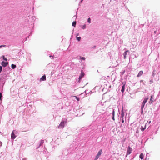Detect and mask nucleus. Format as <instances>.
<instances>
[{
    "label": "nucleus",
    "instance_id": "nucleus-30",
    "mask_svg": "<svg viewBox=\"0 0 160 160\" xmlns=\"http://www.w3.org/2000/svg\"><path fill=\"white\" fill-rule=\"evenodd\" d=\"M78 101H79V99L78 97H77L76 96H73Z\"/></svg>",
    "mask_w": 160,
    "mask_h": 160
},
{
    "label": "nucleus",
    "instance_id": "nucleus-33",
    "mask_svg": "<svg viewBox=\"0 0 160 160\" xmlns=\"http://www.w3.org/2000/svg\"><path fill=\"white\" fill-rule=\"evenodd\" d=\"M2 70V67L1 66H0V73L1 72Z\"/></svg>",
    "mask_w": 160,
    "mask_h": 160
},
{
    "label": "nucleus",
    "instance_id": "nucleus-51",
    "mask_svg": "<svg viewBox=\"0 0 160 160\" xmlns=\"http://www.w3.org/2000/svg\"><path fill=\"white\" fill-rule=\"evenodd\" d=\"M151 122V121H150L149 123H150Z\"/></svg>",
    "mask_w": 160,
    "mask_h": 160
},
{
    "label": "nucleus",
    "instance_id": "nucleus-8",
    "mask_svg": "<svg viewBox=\"0 0 160 160\" xmlns=\"http://www.w3.org/2000/svg\"><path fill=\"white\" fill-rule=\"evenodd\" d=\"M2 65L4 67H6L7 65L8 64V62H6L4 61H2L1 63Z\"/></svg>",
    "mask_w": 160,
    "mask_h": 160
},
{
    "label": "nucleus",
    "instance_id": "nucleus-6",
    "mask_svg": "<svg viewBox=\"0 0 160 160\" xmlns=\"http://www.w3.org/2000/svg\"><path fill=\"white\" fill-rule=\"evenodd\" d=\"M14 131L15 130H13L12 133L11 134V138L12 139H14L16 137V136L14 133Z\"/></svg>",
    "mask_w": 160,
    "mask_h": 160
},
{
    "label": "nucleus",
    "instance_id": "nucleus-48",
    "mask_svg": "<svg viewBox=\"0 0 160 160\" xmlns=\"http://www.w3.org/2000/svg\"><path fill=\"white\" fill-rule=\"evenodd\" d=\"M143 82V80H141V81H140V82Z\"/></svg>",
    "mask_w": 160,
    "mask_h": 160
},
{
    "label": "nucleus",
    "instance_id": "nucleus-36",
    "mask_svg": "<svg viewBox=\"0 0 160 160\" xmlns=\"http://www.w3.org/2000/svg\"><path fill=\"white\" fill-rule=\"evenodd\" d=\"M152 75L153 77H154V76L155 75V73H154V71H153V72H152Z\"/></svg>",
    "mask_w": 160,
    "mask_h": 160
},
{
    "label": "nucleus",
    "instance_id": "nucleus-4",
    "mask_svg": "<svg viewBox=\"0 0 160 160\" xmlns=\"http://www.w3.org/2000/svg\"><path fill=\"white\" fill-rule=\"evenodd\" d=\"M121 118H123L125 114H124V111L123 107V106H122V110H121Z\"/></svg>",
    "mask_w": 160,
    "mask_h": 160
},
{
    "label": "nucleus",
    "instance_id": "nucleus-27",
    "mask_svg": "<svg viewBox=\"0 0 160 160\" xmlns=\"http://www.w3.org/2000/svg\"><path fill=\"white\" fill-rule=\"evenodd\" d=\"M100 157L98 156L97 155L95 157L94 160H97Z\"/></svg>",
    "mask_w": 160,
    "mask_h": 160
},
{
    "label": "nucleus",
    "instance_id": "nucleus-19",
    "mask_svg": "<svg viewBox=\"0 0 160 160\" xmlns=\"http://www.w3.org/2000/svg\"><path fill=\"white\" fill-rule=\"evenodd\" d=\"M11 67L12 69H14L16 67V65L14 64H12L11 65Z\"/></svg>",
    "mask_w": 160,
    "mask_h": 160
},
{
    "label": "nucleus",
    "instance_id": "nucleus-18",
    "mask_svg": "<svg viewBox=\"0 0 160 160\" xmlns=\"http://www.w3.org/2000/svg\"><path fill=\"white\" fill-rule=\"evenodd\" d=\"M145 128H146V125H145L144 127H143L142 126L141 128V129L142 131H143L145 129Z\"/></svg>",
    "mask_w": 160,
    "mask_h": 160
},
{
    "label": "nucleus",
    "instance_id": "nucleus-40",
    "mask_svg": "<svg viewBox=\"0 0 160 160\" xmlns=\"http://www.w3.org/2000/svg\"><path fill=\"white\" fill-rule=\"evenodd\" d=\"M125 91H121L122 93L123 94Z\"/></svg>",
    "mask_w": 160,
    "mask_h": 160
},
{
    "label": "nucleus",
    "instance_id": "nucleus-16",
    "mask_svg": "<svg viewBox=\"0 0 160 160\" xmlns=\"http://www.w3.org/2000/svg\"><path fill=\"white\" fill-rule=\"evenodd\" d=\"M144 155L143 153H141V154L139 155V158L142 160L143 159Z\"/></svg>",
    "mask_w": 160,
    "mask_h": 160
},
{
    "label": "nucleus",
    "instance_id": "nucleus-3",
    "mask_svg": "<svg viewBox=\"0 0 160 160\" xmlns=\"http://www.w3.org/2000/svg\"><path fill=\"white\" fill-rule=\"evenodd\" d=\"M129 54V50H127L123 53L124 58L126 59L127 57V55Z\"/></svg>",
    "mask_w": 160,
    "mask_h": 160
},
{
    "label": "nucleus",
    "instance_id": "nucleus-50",
    "mask_svg": "<svg viewBox=\"0 0 160 160\" xmlns=\"http://www.w3.org/2000/svg\"><path fill=\"white\" fill-rule=\"evenodd\" d=\"M62 108H63V107H62V108H61V109H62Z\"/></svg>",
    "mask_w": 160,
    "mask_h": 160
},
{
    "label": "nucleus",
    "instance_id": "nucleus-7",
    "mask_svg": "<svg viewBox=\"0 0 160 160\" xmlns=\"http://www.w3.org/2000/svg\"><path fill=\"white\" fill-rule=\"evenodd\" d=\"M145 103L142 102L141 106V113L142 114L143 112V109L144 107Z\"/></svg>",
    "mask_w": 160,
    "mask_h": 160
},
{
    "label": "nucleus",
    "instance_id": "nucleus-2",
    "mask_svg": "<svg viewBox=\"0 0 160 160\" xmlns=\"http://www.w3.org/2000/svg\"><path fill=\"white\" fill-rule=\"evenodd\" d=\"M132 150V149L129 146H128L127 151L126 157H127V155L130 154L131 153Z\"/></svg>",
    "mask_w": 160,
    "mask_h": 160
},
{
    "label": "nucleus",
    "instance_id": "nucleus-28",
    "mask_svg": "<svg viewBox=\"0 0 160 160\" xmlns=\"http://www.w3.org/2000/svg\"><path fill=\"white\" fill-rule=\"evenodd\" d=\"M2 58H3V59L4 60H5V61H7V59L6 58H5V57H4V55H2Z\"/></svg>",
    "mask_w": 160,
    "mask_h": 160
},
{
    "label": "nucleus",
    "instance_id": "nucleus-39",
    "mask_svg": "<svg viewBox=\"0 0 160 160\" xmlns=\"http://www.w3.org/2000/svg\"><path fill=\"white\" fill-rule=\"evenodd\" d=\"M2 142H0V147L2 146Z\"/></svg>",
    "mask_w": 160,
    "mask_h": 160
},
{
    "label": "nucleus",
    "instance_id": "nucleus-24",
    "mask_svg": "<svg viewBox=\"0 0 160 160\" xmlns=\"http://www.w3.org/2000/svg\"><path fill=\"white\" fill-rule=\"evenodd\" d=\"M153 79H152L150 81H149V83L150 84H151L152 83H153Z\"/></svg>",
    "mask_w": 160,
    "mask_h": 160
},
{
    "label": "nucleus",
    "instance_id": "nucleus-31",
    "mask_svg": "<svg viewBox=\"0 0 160 160\" xmlns=\"http://www.w3.org/2000/svg\"><path fill=\"white\" fill-rule=\"evenodd\" d=\"M6 46V45H0V48H3V47H5Z\"/></svg>",
    "mask_w": 160,
    "mask_h": 160
},
{
    "label": "nucleus",
    "instance_id": "nucleus-26",
    "mask_svg": "<svg viewBox=\"0 0 160 160\" xmlns=\"http://www.w3.org/2000/svg\"><path fill=\"white\" fill-rule=\"evenodd\" d=\"M100 157L98 156L97 155L95 157L94 160H97Z\"/></svg>",
    "mask_w": 160,
    "mask_h": 160
},
{
    "label": "nucleus",
    "instance_id": "nucleus-5",
    "mask_svg": "<svg viewBox=\"0 0 160 160\" xmlns=\"http://www.w3.org/2000/svg\"><path fill=\"white\" fill-rule=\"evenodd\" d=\"M84 72L82 70L81 71L80 75L79 78V81H80L84 76Z\"/></svg>",
    "mask_w": 160,
    "mask_h": 160
},
{
    "label": "nucleus",
    "instance_id": "nucleus-17",
    "mask_svg": "<svg viewBox=\"0 0 160 160\" xmlns=\"http://www.w3.org/2000/svg\"><path fill=\"white\" fill-rule=\"evenodd\" d=\"M148 97H145L144 99V100L143 101V102L146 103L147 102L148 99Z\"/></svg>",
    "mask_w": 160,
    "mask_h": 160
},
{
    "label": "nucleus",
    "instance_id": "nucleus-10",
    "mask_svg": "<svg viewBox=\"0 0 160 160\" xmlns=\"http://www.w3.org/2000/svg\"><path fill=\"white\" fill-rule=\"evenodd\" d=\"M46 80V76L45 75H43L40 79V81H44Z\"/></svg>",
    "mask_w": 160,
    "mask_h": 160
},
{
    "label": "nucleus",
    "instance_id": "nucleus-43",
    "mask_svg": "<svg viewBox=\"0 0 160 160\" xmlns=\"http://www.w3.org/2000/svg\"><path fill=\"white\" fill-rule=\"evenodd\" d=\"M2 98H0V101H2Z\"/></svg>",
    "mask_w": 160,
    "mask_h": 160
},
{
    "label": "nucleus",
    "instance_id": "nucleus-15",
    "mask_svg": "<svg viewBox=\"0 0 160 160\" xmlns=\"http://www.w3.org/2000/svg\"><path fill=\"white\" fill-rule=\"evenodd\" d=\"M102 152V150L100 149L98 152L97 153V155L98 156L100 157V155H101Z\"/></svg>",
    "mask_w": 160,
    "mask_h": 160
},
{
    "label": "nucleus",
    "instance_id": "nucleus-41",
    "mask_svg": "<svg viewBox=\"0 0 160 160\" xmlns=\"http://www.w3.org/2000/svg\"><path fill=\"white\" fill-rule=\"evenodd\" d=\"M154 33L155 34H156L157 33V31H155L154 32Z\"/></svg>",
    "mask_w": 160,
    "mask_h": 160
},
{
    "label": "nucleus",
    "instance_id": "nucleus-49",
    "mask_svg": "<svg viewBox=\"0 0 160 160\" xmlns=\"http://www.w3.org/2000/svg\"><path fill=\"white\" fill-rule=\"evenodd\" d=\"M78 35H79V34H78H78H77V36H78Z\"/></svg>",
    "mask_w": 160,
    "mask_h": 160
},
{
    "label": "nucleus",
    "instance_id": "nucleus-21",
    "mask_svg": "<svg viewBox=\"0 0 160 160\" xmlns=\"http://www.w3.org/2000/svg\"><path fill=\"white\" fill-rule=\"evenodd\" d=\"M76 24V21L73 22L72 23V26L74 27H75Z\"/></svg>",
    "mask_w": 160,
    "mask_h": 160
},
{
    "label": "nucleus",
    "instance_id": "nucleus-14",
    "mask_svg": "<svg viewBox=\"0 0 160 160\" xmlns=\"http://www.w3.org/2000/svg\"><path fill=\"white\" fill-rule=\"evenodd\" d=\"M84 92L86 95L88 94H89V93H90V94H91L92 93V91H90L88 90L85 91Z\"/></svg>",
    "mask_w": 160,
    "mask_h": 160
},
{
    "label": "nucleus",
    "instance_id": "nucleus-13",
    "mask_svg": "<svg viewBox=\"0 0 160 160\" xmlns=\"http://www.w3.org/2000/svg\"><path fill=\"white\" fill-rule=\"evenodd\" d=\"M143 74V72L142 70L140 71L137 75V77H139L142 75Z\"/></svg>",
    "mask_w": 160,
    "mask_h": 160
},
{
    "label": "nucleus",
    "instance_id": "nucleus-20",
    "mask_svg": "<svg viewBox=\"0 0 160 160\" xmlns=\"http://www.w3.org/2000/svg\"><path fill=\"white\" fill-rule=\"evenodd\" d=\"M76 39L78 41H80L81 39V37H76Z\"/></svg>",
    "mask_w": 160,
    "mask_h": 160
},
{
    "label": "nucleus",
    "instance_id": "nucleus-38",
    "mask_svg": "<svg viewBox=\"0 0 160 160\" xmlns=\"http://www.w3.org/2000/svg\"><path fill=\"white\" fill-rule=\"evenodd\" d=\"M29 61H28V62L29 63H30L31 62V59L30 58H29Z\"/></svg>",
    "mask_w": 160,
    "mask_h": 160
},
{
    "label": "nucleus",
    "instance_id": "nucleus-37",
    "mask_svg": "<svg viewBox=\"0 0 160 160\" xmlns=\"http://www.w3.org/2000/svg\"><path fill=\"white\" fill-rule=\"evenodd\" d=\"M121 119H122V123H123L124 122V119H123V118H122Z\"/></svg>",
    "mask_w": 160,
    "mask_h": 160
},
{
    "label": "nucleus",
    "instance_id": "nucleus-32",
    "mask_svg": "<svg viewBox=\"0 0 160 160\" xmlns=\"http://www.w3.org/2000/svg\"><path fill=\"white\" fill-rule=\"evenodd\" d=\"M2 97V92H0V98Z\"/></svg>",
    "mask_w": 160,
    "mask_h": 160
},
{
    "label": "nucleus",
    "instance_id": "nucleus-44",
    "mask_svg": "<svg viewBox=\"0 0 160 160\" xmlns=\"http://www.w3.org/2000/svg\"><path fill=\"white\" fill-rule=\"evenodd\" d=\"M84 92H83V93H81V95H82V94H84Z\"/></svg>",
    "mask_w": 160,
    "mask_h": 160
},
{
    "label": "nucleus",
    "instance_id": "nucleus-11",
    "mask_svg": "<svg viewBox=\"0 0 160 160\" xmlns=\"http://www.w3.org/2000/svg\"><path fill=\"white\" fill-rule=\"evenodd\" d=\"M44 142V141L43 140H41L40 141V143L39 145V146L37 148V149L39 147H40L41 146H42V145L43 144Z\"/></svg>",
    "mask_w": 160,
    "mask_h": 160
},
{
    "label": "nucleus",
    "instance_id": "nucleus-23",
    "mask_svg": "<svg viewBox=\"0 0 160 160\" xmlns=\"http://www.w3.org/2000/svg\"><path fill=\"white\" fill-rule=\"evenodd\" d=\"M86 28V25L84 24L83 26H82V28L83 29H85Z\"/></svg>",
    "mask_w": 160,
    "mask_h": 160
},
{
    "label": "nucleus",
    "instance_id": "nucleus-22",
    "mask_svg": "<svg viewBox=\"0 0 160 160\" xmlns=\"http://www.w3.org/2000/svg\"><path fill=\"white\" fill-rule=\"evenodd\" d=\"M65 105L67 106H69V105H70V103H69V102H68V101H67L65 103Z\"/></svg>",
    "mask_w": 160,
    "mask_h": 160
},
{
    "label": "nucleus",
    "instance_id": "nucleus-46",
    "mask_svg": "<svg viewBox=\"0 0 160 160\" xmlns=\"http://www.w3.org/2000/svg\"><path fill=\"white\" fill-rule=\"evenodd\" d=\"M83 0H81V2H82V1H83Z\"/></svg>",
    "mask_w": 160,
    "mask_h": 160
},
{
    "label": "nucleus",
    "instance_id": "nucleus-9",
    "mask_svg": "<svg viewBox=\"0 0 160 160\" xmlns=\"http://www.w3.org/2000/svg\"><path fill=\"white\" fill-rule=\"evenodd\" d=\"M114 116H115V111H114V109H113L112 112V118L114 121L115 120Z\"/></svg>",
    "mask_w": 160,
    "mask_h": 160
},
{
    "label": "nucleus",
    "instance_id": "nucleus-47",
    "mask_svg": "<svg viewBox=\"0 0 160 160\" xmlns=\"http://www.w3.org/2000/svg\"><path fill=\"white\" fill-rule=\"evenodd\" d=\"M95 47H96V46H94V48H95Z\"/></svg>",
    "mask_w": 160,
    "mask_h": 160
},
{
    "label": "nucleus",
    "instance_id": "nucleus-1",
    "mask_svg": "<svg viewBox=\"0 0 160 160\" xmlns=\"http://www.w3.org/2000/svg\"><path fill=\"white\" fill-rule=\"evenodd\" d=\"M67 121V119L66 118H63L62 120V121L59 124L58 126V128H63L65 124L66 123Z\"/></svg>",
    "mask_w": 160,
    "mask_h": 160
},
{
    "label": "nucleus",
    "instance_id": "nucleus-25",
    "mask_svg": "<svg viewBox=\"0 0 160 160\" xmlns=\"http://www.w3.org/2000/svg\"><path fill=\"white\" fill-rule=\"evenodd\" d=\"M87 22L89 23H91V18H88Z\"/></svg>",
    "mask_w": 160,
    "mask_h": 160
},
{
    "label": "nucleus",
    "instance_id": "nucleus-12",
    "mask_svg": "<svg viewBox=\"0 0 160 160\" xmlns=\"http://www.w3.org/2000/svg\"><path fill=\"white\" fill-rule=\"evenodd\" d=\"M154 99L153 98V96L152 95L151 96L150 99L149 101V103L151 104L153 101Z\"/></svg>",
    "mask_w": 160,
    "mask_h": 160
},
{
    "label": "nucleus",
    "instance_id": "nucleus-29",
    "mask_svg": "<svg viewBox=\"0 0 160 160\" xmlns=\"http://www.w3.org/2000/svg\"><path fill=\"white\" fill-rule=\"evenodd\" d=\"M125 85L124 84L123 85V86L122 87V89L121 90H124L125 89Z\"/></svg>",
    "mask_w": 160,
    "mask_h": 160
},
{
    "label": "nucleus",
    "instance_id": "nucleus-42",
    "mask_svg": "<svg viewBox=\"0 0 160 160\" xmlns=\"http://www.w3.org/2000/svg\"><path fill=\"white\" fill-rule=\"evenodd\" d=\"M98 87H95V89H97V88H98Z\"/></svg>",
    "mask_w": 160,
    "mask_h": 160
},
{
    "label": "nucleus",
    "instance_id": "nucleus-35",
    "mask_svg": "<svg viewBox=\"0 0 160 160\" xmlns=\"http://www.w3.org/2000/svg\"><path fill=\"white\" fill-rule=\"evenodd\" d=\"M31 33L29 34V36L28 37H27V38H26V40H27L28 38H29V36H30L31 35Z\"/></svg>",
    "mask_w": 160,
    "mask_h": 160
},
{
    "label": "nucleus",
    "instance_id": "nucleus-45",
    "mask_svg": "<svg viewBox=\"0 0 160 160\" xmlns=\"http://www.w3.org/2000/svg\"><path fill=\"white\" fill-rule=\"evenodd\" d=\"M52 57V56H51V55H50V56H49L50 57Z\"/></svg>",
    "mask_w": 160,
    "mask_h": 160
},
{
    "label": "nucleus",
    "instance_id": "nucleus-34",
    "mask_svg": "<svg viewBox=\"0 0 160 160\" xmlns=\"http://www.w3.org/2000/svg\"><path fill=\"white\" fill-rule=\"evenodd\" d=\"M80 59H82V60H84L85 58L84 57H80Z\"/></svg>",
    "mask_w": 160,
    "mask_h": 160
}]
</instances>
